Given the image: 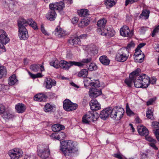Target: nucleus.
Returning a JSON list of instances; mask_svg holds the SVG:
<instances>
[{"instance_id": "f257e3e1", "label": "nucleus", "mask_w": 159, "mask_h": 159, "mask_svg": "<svg viewBox=\"0 0 159 159\" xmlns=\"http://www.w3.org/2000/svg\"><path fill=\"white\" fill-rule=\"evenodd\" d=\"M140 71V69L138 68L129 74V78L125 80V83L129 87H131L133 82L136 88H146L148 87L151 82L150 78L145 74H139Z\"/></svg>"}, {"instance_id": "f03ea898", "label": "nucleus", "mask_w": 159, "mask_h": 159, "mask_svg": "<svg viewBox=\"0 0 159 159\" xmlns=\"http://www.w3.org/2000/svg\"><path fill=\"white\" fill-rule=\"evenodd\" d=\"M124 112V110L121 107H115L112 108L109 107L102 111L99 116L101 119L105 120L110 115L111 118L119 120L122 117Z\"/></svg>"}, {"instance_id": "7ed1b4c3", "label": "nucleus", "mask_w": 159, "mask_h": 159, "mask_svg": "<svg viewBox=\"0 0 159 159\" xmlns=\"http://www.w3.org/2000/svg\"><path fill=\"white\" fill-rule=\"evenodd\" d=\"M60 150L64 156L68 158H72L78 151V149L73 142L70 140L60 142Z\"/></svg>"}, {"instance_id": "20e7f679", "label": "nucleus", "mask_w": 159, "mask_h": 159, "mask_svg": "<svg viewBox=\"0 0 159 159\" xmlns=\"http://www.w3.org/2000/svg\"><path fill=\"white\" fill-rule=\"evenodd\" d=\"M90 85L93 86L92 88L90 89L89 90V96L91 98H96L102 94L101 89H97L100 86L99 81H96L90 83Z\"/></svg>"}, {"instance_id": "39448f33", "label": "nucleus", "mask_w": 159, "mask_h": 159, "mask_svg": "<svg viewBox=\"0 0 159 159\" xmlns=\"http://www.w3.org/2000/svg\"><path fill=\"white\" fill-rule=\"evenodd\" d=\"M129 51L125 48L120 49L116 54V60L120 62H123L126 61L129 56Z\"/></svg>"}, {"instance_id": "423d86ee", "label": "nucleus", "mask_w": 159, "mask_h": 159, "mask_svg": "<svg viewBox=\"0 0 159 159\" xmlns=\"http://www.w3.org/2000/svg\"><path fill=\"white\" fill-rule=\"evenodd\" d=\"M98 116H95L94 111H89L82 117V122L85 124H89L90 122L96 121Z\"/></svg>"}, {"instance_id": "0eeeda50", "label": "nucleus", "mask_w": 159, "mask_h": 159, "mask_svg": "<svg viewBox=\"0 0 159 159\" xmlns=\"http://www.w3.org/2000/svg\"><path fill=\"white\" fill-rule=\"evenodd\" d=\"M43 146L41 148L39 147L38 150V155L42 158L46 159L48 157L50 151L48 145L44 144Z\"/></svg>"}, {"instance_id": "6e6552de", "label": "nucleus", "mask_w": 159, "mask_h": 159, "mask_svg": "<svg viewBox=\"0 0 159 159\" xmlns=\"http://www.w3.org/2000/svg\"><path fill=\"white\" fill-rule=\"evenodd\" d=\"M23 154V151L19 148H15L11 150L8 152V154L11 159H18L21 157Z\"/></svg>"}, {"instance_id": "1a4fd4ad", "label": "nucleus", "mask_w": 159, "mask_h": 159, "mask_svg": "<svg viewBox=\"0 0 159 159\" xmlns=\"http://www.w3.org/2000/svg\"><path fill=\"white\" fill-rule=\"evenodd\" d=\"M78 106L77 104L72 103L68 99H65L63 102V107L64 110L68 111L75 110Z\"/></svg>"}, {"instance_id": "9d476101", "label": "nucleus", "mask_w": 159, "mask_h": 159, "mask_svg": "<svg viewBox=\"0 0 159 159\" xmlns=\"http://www.w3.org/2000/svg\"><path fill=\"white\" fill-rule=\"evenodd\" d=\"M120 34L121 35L124 37H131L133 35V30H131L130 32L128 27L126 25H124L120 29Z\"/></svg>"}, {"instance_id": "9b49d317", "label": "nucleus", "mask_w": 159, "mask_h": 159, "mask_svg": "<svg viewBox=\"0 0 159 159\" xmlns=\"http://www.w3.org/2000/svg\"><path fill=\"white\" fill-rule=\"evenodd\" d=\"M32 19H29L26 20L23 18H20L18 20V29H26V27L28 24H31Z\"/></svg>"}, {"instance_id": "f8f14e48", "label": "nucleus", "mask_w": 159, "mask_h": 159, "mask_svg": "<svg viewBox=\"0 0 159 159\" xmlns=\"http://www.w3.org/2000/svg\"><path fill=\"white\" fill-rule=\"evenodd\" d=\"M18 36L20 40H26L29 37L28 30L26 29H18Z\"/></svg>"}, {"instance_id": "ddd939ff", "label": "nucleus", "mask_w": 159, "mask_h": 159, "mask_svg": "<svg viewBox=\"0 0 159 159\" xmlns=\"http://www.w3.org/2000/svg\"><path fill=\"white\" fill-rule=\"evenodd\" d=\"M10 41L9 39L7 37V35H4L0 38V48L2 49V52H5L6 49L4 45Z\"/></svg>"}, {"instance_id": "4468645a", "label": "nucleus", "mask_w": 159, "mask_h": 159, "mask_svg": "<svg viewBox=\"0 0 159 159\" xmlns=\"http://www.w3.org/2000/svg\"><path fill=\"white\" fill-rule=\"evenodd\" d=\"M54 33L55 36L59 38L63 37L66 35V31L59 26H57L55 29Z\"/></svg>"}, {"instance_id": "2eb2a0df", "label": "nucleus", "mask_w": 159, "mask_h": 159, "mask_svg": "<svg viewBox=\"0 0 159 159\" xmlns=\"http://www.w3.org/2000/svg\"><path fill=\"white\" fill-rule=\"evenodd\" d=\"M89 105L91 110L93 111L98 110L101 108L100 105L96 99L91 100L89 102Z\"/></svg>"}, {"instance_id": "dca6fc26", "label": "nucleus", "mask_w": 159, "mask_h": 159, "mask_svg": "<svg viewBox=\"0 0 159 159\" xmlns=\"http://www.w3.org/2000/svg\"><path fill=\"white\" fill-rule=\"evenodd\" d=\"M87 48L89 53L91 56H94L98 53V47L94 44H91L88 45Z\"/></svg>"}, {"instance_id": "f3484780", "label": "nucleus", "mask_w": 159, "mask_h": 159, "mask_svg": "<svg viewBox=\"0 0 159 159\" xmlns=\"http://www.w3.org/2000/svg\"><path fill=\"white\" fill-rule=\"evenodd\" d=\"M137 130L139 134L143 136L146 137L148 135L149 133L148 130L143 125L138 126Z\"/></svg>"}, {"instance_id": "a211bd4d", "label": "nucleus", "mask_w": 159, "mask_h": 159, "mask_svg": "<svg viewBox=\"0 0 159 159\" xmlns=\"http://www.w3.org/2000/svg\"><path fill=\"white\" fill-rule=\"evenodd\" d=\"M45 82L46 83L45 87L48 89H51L52 86H55L56 84L55 80L50 78H46L45 79Z\"/></svg>"}, {"instance_id": "6ab92c4d", "label": "nucleus", "mask_w": 159, "mask_h": 159, "mask_svg": "<svg viewBox=\"0 0 159 159\" xmlns=\"http://www.w3.org/2000/svg\"><path fill=\"white\" fill-rule=\"evenodd\" d=\"M105 32L102 33L103 36H107L109 37H113L115 34V30L112 28L107 27L105 29Z\"/></svg>"}, {"instance_id": "aec40b11", "label": "nucleus", "mask_w": 159, "mask_h": 159, "mask_svg": "<svg viewBox=\"0 0 159 159\" xmlns=\"http://www.w3.org/2000/svg\"><path fill=\"white\" fill-rule=\"evenodd\" d=\"M30 68L32 71L34 72H37L40 70L41 71L44 70L43 65L39 64H34L30 66Z\"/></svg>"}, {"instance_id": "412c9836", "label": "nucleus", "mask_w": 159, "mask_h": 159, "mask_svg": "<svg viewBox=\"0 0 159 159\" xmlns=\"http://www.w3.org/2000/svg\"><path fill=\"white\" fill-rule=\"evenodd\" d=\"M145 139L146 140L150 142L149 145L153 148L155 150H158V148L156 146L155 144L157 143V141L155 139H153L151 136H146Z\"/></svg>"}, {"instance_id": "4be33fe9", "label": "nucleus", "mask_w": 159, "mask_h": 159, "mask_svg": "<svg viewBox=\"0 0 159 159\" xmlns=\"http://www.w3.org/2000/svg\"><path fill=\"white\" fill-rule=\"evenodd\" d=\"M15 109L17 112L19 113H22L25 111L26 107L24 104L19 103L16 105Z\"/></svg>"}, {"instance_id": "5701e85b", "label": "nucleus", "mask_w": 159, "mask_h": 159, "mask_svg": "<svg viewBox=\"0 0 159 159\" xmlns=\"http://www.w3.org/2000/svg\"><path fill=\"white\" fill-rule=\"evenodd\" d=\"M57 14L55 11L53 10H49L46 15L47 18L51 21L54 20L56 18Z\"/></svg>"}, {"instance_id": "b1692460", "label": "nucleus", "mask_w": 159, "mask_h": 159, "mask_svg": "<svg viewBox=\"0 0 159 159\" xmlns=\"http://www.w3.org/2000/svg\"><path fill=\"white\" fill-rule=\"evenodd\" d=\"M64 125L58 124H54L52 126V130L54 132H59L60 131L64 129Z\"/></svg>"}, {"instance_id": "393cba45", "label": "nucleus", "mask_w": 159, "mask_h": 159, "mask_svg": "<svg viewBox=\"0 0 159 159\" xmlns=\"http://www.w3.org/2000/svg\"><path fill=\"white\" fill-rule=\"evenodd\" d=\"M78 15L81 17H85L88 16L89 15V11L87 9H82L77 11Z\"/></svg>"}, {"instance_id": "a878e982", "label": "nucleus", "mask_w": 159, "mask_h": 159, "mask_svg": "<svg viewBox=\"0 0 159 159\" xmlns=\"http://www.w3.org/2000/svg\"><path fill=\"white\" fill-rule=\"evenodd\" d=\"M99 60L101 62L105 65L107 66L109 64L110 61L106 56H101L99 58Z\"/></svg>"}, {"instance_id": "bb28decb", "label": "nucleus", "mask_w": 159, "mask_h": 159, "mask_svg": "<svg viewBox=\"0 0 159 159\" xmlns=\"http://www.w3.org/2000/svg\"><path fill=\"white\" fill-rule=\"evenodd\" d=\"M18 82V80L15 75H13L9 77L8 80V84L9 85H13Z\"/></svg>"}, {"instance_id": "cd10ccee", "label": "nucleus", "mask_w": 159, "mask_h": 159, "mask_svg": "<svg viewBox=\"0 0 159 159\" xmlns=\"http://www.w3.org/2000/svg\"><path fill=\"white\" fill-rule=\"evenodd\" d=\"M34 99L35 101L41 102L45 101L46 97L43 94L39 93L36 95L34 97Z\"/></svg>"}, {"instance_id": "c85d7f7f", "label": "nucleus", "mask_w": 159, "mask_h": 159, "mask_svg": "<svg viewBox=\"0 0 159 159\" xmlns=\"http://www.w3.org/2000/svg\"><path fill=\"white\" fill-rule=\"evenodd\" d=\"M60 61L56 58H54L50 62V65L56 68H59Z\"/></svg>"}, {"instance_id": "c756f323", "label": "nucleus", "mask_w": 159, "mask_h": 159, "mask_svg": "<svg viewBox=\"0 0 159 159\" xmlns=\"http://www.w3.org/2000/svg\"><path fill=\"white\" fill-rule=\"evenodd\" d=\"M59 67L64 69H68L69 68V62L64 60L60 61Z\"/></svg>"}, {"instance_id": "7c9ffc66", "label": "nucleus", "mask_w": 159, "mask_h": 159, "mask_svg": "<svg viewBox=\"0 0 159 159\" xmlns=\"http://www.w3.org/2000/svg\"><path fill=\"white\" fill-rule=\"evenodd\" d=\"M68 42L73 45L77 44L80 45V38L78 37H75L72 39H70L69 40Z\"/></svg>"}, {"instance_id": "2f4dec72", "label": "nucleus", "mask_w": 159, "mask_h": 159, "mask_svg": "<svg viewBox=\"0 0 159 159\" xmlns=\"http://www.w3.org/2000/svg\"><path fill=\"white\" fill-rule=\"evenodd\" d=\"M153 109L150 107L148 108L146 113V117L151 120H153L154 119L153 115Z\"/></svg>"}, {"instance_id": "473e14b6", "label": "nucleus", "mask_w": 159, "mask_h": 159, "mask_svg": "<svg viewBox=\"0 0 159 159\" xmlns=\"http://www.w3.org/2000/svg\"><path fill=\"white\" fill-rule=\"evenodd\" d=\"M149 13L150 11L149 10L146 9L144 10L140 15L139 17L140 18H143L144 19H147L149 17Z\"/></svg>"}, {"instance_id": "72a5a7b5", "label": "nucleus", "mask_w": 159, "mask_h": 159, "mask_svg": "<svg viewBox=\"0 0 159 159\" xmlns=\"http://www.w3.org/2000/svg\"><path fill=\"white\" fill-rule=\"evenodd\" d=\"M116 0H106L105 2V4L106 5L107 8H109L114 5H115L116 3Z\"/></svg>"}, {"instance_id": "f704fd0d", "label": "nucleus", "mask_w": 159, "mask_h": 159, "mask_svg": "<svg viewBox=\"0 0 159 159\" xmlns=\"http://www.w3.org/2000/svg\"><path fill=\"white\" fill-rule=\"evenodd\" d=\"M7 74L6 69L3 66H0V79L5 77Z\"/></svg>"}, {"instance_id": "c9c22d12", "label": "nucleus", "mask_w": 159, "mask_h": 159, "mask_svg": "<svg viewBox=\"0 0 159 159\" xmlns=\"http://www.w3.org/2000/svg\"><path fill=\"white\" fill-rule=\"evenodd\" d=\"M88 74L87 70L82 69L78 74V76L80 77H85Z\"/></svg>"}, {"instance_id": "e433bc0d", "label": "nucleus", "mask_w": 159, "mask_h": 159, "mask_svg": "<svg viewBox=\"0 0 159 159\" xmlns=\"http://www.w3.org/2000/svg\"><path fill=\"white\" fill-rule=\"evenodd\" d=\"M107 23V20L104 18L99 20L97 22L98 26L101 27H104Z\"/></svg>"}, {"instance_id": "4c0bfd02", "label": "nucleus", "mask_w": 159, "mask_h": 159, "mask_svg": "<svg viewBox=\"0 0 159 159\" xmlns=\"http://www.w3.org/2000/svg\"><path fill=\"white\" fill-rule=\"evenodd\" d=\"M64 3L62 2L56 3V10L61 11L64 7Z\"/></svg>"}, {"instance_id": "58836bf2", "label": "nucleus", "mask_w": 159, "mask_h": 159, "mask_svg": "<svg viewBox=\"0 0 159 159\" xmlns=\"http://www.w3.org/2000/svg\"><path fill=\"white\" fill-rule=\"evenodd\" d=\"M69 68L71 66L73 65L75 66H83L84 64L80 62H78L74 61H69Z\"/></svg>"}, {"instance_id": "ea45409f", "label": "nucleus", "mask_w": 159, "mask_h": 159, "mask_svg": "<svg viewBox=\"0 0 159 159\" xmlns=\"http://www.w3.org/2000/svg\"><path fill=\"white\" fill-rule=\"evenodd\" d=\"M53 108V106L51 105L50 104H46L44 107V110L46 112H49L52 111Z\"/></svg>"}, {"instance_id": "a19ab883", "label": "nucleus", "mask_w": 159, "mask_h": 159, "mask_svg": "<svg viewBox=\"0 0 159 159\" xmlns=\"http://www.w3.org/2000/svg\"><path fill=\"white\" fill-rule=\"evenodd\" d=\"M97 69V66L94 63H91L88 67V69L91 71L95 70Z\"/></svg>"}, {"instance_id": "79ce46f5", "label": "nucleus", "mask_w": 159, "mask_h": 159, "mask_svg": "<svg viewBox=\"0 0 159 159\" xmlns=\"http://www.w3.org/2000/svg\"><path fill=\"white\" fill-rule=\"evenodd\" d=\"M143 57H141L140 56H138L134 57V59L135 62H142L144 59V54H143Z\"/></svg>"}, {"instance_id": "37998d69", "label": "nucleus", "mask_w": 159, "mask_h": 159, "mask_svg": "<svg viewBox=\"0 0 159 159\" xmlns=\"http://www.w3.org/2000/svg\"><path fill=\"white\" fill-rule=\"evenodd\" d=\"M58 140H62L63 139L65 138L66 135L65 134L62 132H58Z\"/></svg>"}, {"instance_id": "c03bdc74", "label": "nucleus", "mask_w": 159, "mask_h": 159, "mask_svg": "<svg viewBox=\"0 0 159 159\" xmlns=\"http://www.w3.org/2000/svg\"><path fill=\"white\" fill-rule=\"evenodd\" d=\"M3 117L6 119H10L12 118L13 116L9 112H5L3 114Z\"/></svg>"}, {"instance_id": "a18cd8bd", "label": "nucleus", "mask_w": 159, "mask_h": 159, "mask_svg": "<svg viewBox=\"0 0 159 159\" xmlns=\"http://www.w3.org/2000/svg\"><path fill=\"white\" fill-rule=\"evenodd\" d=\"M9 89L8 85L0 84V91H4Z\"/></svg>"}, {"instance_id": "49530a36", "label": "nucleus", "mask_w": 159, "mask_h": 159, "mask_svg": "<svg viewBox=\"0 0 159 159\" xmlns=\"http://www.w3.org/2000/svg\"><path fill=\"white\" fill-rule=\"evenodd\" d=\"M105 29V27H99L97 29V31L100 35H103L102 33L105 32L104 31Z\"/></svg>"}, {"instance_id": "de8ad7c7", "label": "nucleus", "mask_w": 159, "mask_h": 159, "mask_svg": "<svg viewBox=\"0 0 159 159\" xmlns=\"http://www.w3.org/2000/svg\"><path fill=\"white\" fill-rule=\"evenodd\" d=\"M147 28L146 27H141L139 30V32L140 34H144L147 30Z\"/></svg>"}, {"instance_id": "09e8293b", "label": "nucleus", "mask_w": 159, "mask_h": 159, "mask_svg": "<svg viewBox=\"0 0 159 159\" xmlns=\"http://www.w3.org/2000/svg\"><path fill=\"white\" fill-rule=\"evenodd\" d=\"M138 0H125V5L127 6L129 4H132L137 2Z\"/></svg>"}, {"instance_id": "8fccbe9b", "label": "nucleus", "mask_w": 159, "mask_h": 159, "mask_svg": "<svg viewBox=\"0 0 159 159\" xmlns=\"http://www.w3.org/2000/svg\"><path fill=\"white\" fill-rule=\"evenodd\" d=\"M32 21H30L31 22V24H28V25L30 26H31L32 28H33L34 30H37L38 29L36 23L32 19Z\"/></svg>"}, {"instance_id": "3c124183", "label": "nucleus", "mask_w": 159, "mask_h": 159, "mask_svg": "<svg viewBox=\"0 0 159 159\" xmlns=\"http://www.w3.org/2000/svg\"><path fill=\"white\" fill-rule=\"evenodd\" d=\"M92 61V58L89 57L83 59L81 63H87L91 62Z\"/></svg>"}, {"instance_id": "603ef678", "label": "nucleus", "mask_w": 159, "mask_h": 159, "mask_svg": "<svg viewBox=\"0 0 159 159\" xmlns=\"http://www.w3.org/2000/svg\"><path fill=\"white\" fill-rule=\"evenodd\" d=\"M82 25L83 26H85L88 25L89 23V21L88 20H83L81 21Z\"/></svg>"}, {"instance_id": "864d4df0", "label": "nucleus", "mask_w": 159, "mask_h": 159, "mask_svg": "<svg viewBox=\"0 0 159 159\" xmlns=\"http://www.w3.org/2000/svg\"><path fill=\"white\" fill-rule=\"evenodd\" d=\"M159 30V25L157 26L153 30L151 36L152 37H154L155 34L158 32Z\"/></svg>"}, {"instance_id": "5fc2aeb1", "label": "nucleus", "mask_w": 159, "mask_h": 159, "mask_svg": "<svg viewBox=\"0 0 159 159\" xmlns=\"http://www.w3.org/2000/svg\"><path fill=\"white\" fill-rule=\"evenodd\" d=\"M156 98H150L147 102V105L148 106L152 105L153 102L156 100Z\"/></svg>"}, {"instance_id": "6e6d98bb", "label": "nucleus", "mask_w": 159, "mask_h": 159, "mask_svg": "<svg viewBox=\"0 0 159 159\" xmlns=\"http://www.w3.org/2000/svg\"><path fill=\"white\" fill-rule=\"evenodd\" d=\"M135 52L134 56L135 57L141 56V51L140 49L136 48L135 50Z\"/></svg>"}, {"instance_id": "4d7b16f0", "label": "nucleus", "mask_w": 159, "mask_h": 159, "mask_svg": "<svg viewBox=\"0 0 159 159\" xmlns=\"http://www.w3.org/2000/svg\"><path fill=\"white\" fill-rule=\"evenodd\" d=\"M114 156L118 159H125V158L120 153L114 154Z\"/></svg>"}, {"instance_id": "13d9d810", "label": "nucleus", "mask_w": 159, "mask_h": 159, "mask_svg": "<svg viewBox=\"0 0 159 159\" xmlns=\"http://www.w3.org/2000/svg\"><path fill=\"white\" fill-rule=\"evenodd\" d=\"M126 113L128 116H131L134 114V112L130 110V109L128 107L126 109Z\"/></svg>"}, {"instance_id": "bf43d9fd", "label": "nucleus", "mask_w": 159, "mask_h": 159, "mask_svg": "<svg viewBox=\"0 0 159 159\" xmlns=\"http://www.w3.org/2000/svg\"><path fill=\"white\" fill-rule=\"evenodd\" d=\"M152 125L153 127L157 129H159V123L157 122H153L152 123Z\"/></svg>"}, {"instance_id": "052dcab7", "label": "nucleus", "mask_w": 159, "mask_h": 159, "mask_svg": "<svg viewBox=\"0 0 159 159\" xmlns=\"http://www.w3.org/2000/svg\"><path fill=\"white\" fill-rule=\"evenodd\" d=\"M51 138L53 139L58 140V135L57 134L55 133H53L50 135Z\"/></svg>"}, {"instance_id": "680f3d73", "label": "nucleus", "mask_w": 159, "mask_h": 159, "mask_svg": "<svg viewBox=\"0 0 159 159\" xmlns=\"http://www.w3.org/2000/svg\"><path fill=\"white\" fill-rule=\"evenodd\" d=\"M56 4H50L49 5V10H53L55 11L56 10Z\"/></svg>"}, {"instance_id": "e2e57ef3", "label": "nucleus", "mask_w": 159, "mask_h": 159, "mask_svg": "<svg viewBox=\"0 0 159 159\" xmlns=\"http://www.w3.org/2000/svg\"><path fill=\"white\" fill-rule=\"evenodd\" d=\"M154 133L156 135V137L159 142V129H157L154 132Z\"/></svg>"}, {"instance_id": "0e129e2a", "label": "nucleus", "mask_w": 159, "mask_h": 159, "mask_svg": "<svg viewBox=\"0 0 159 159\" xmlns=\"http://www.w3.org/2000/svg\"><path fill=\"white\" fill-rule=\"evenodd\" d=\"M79 20L78 18L75 17L72 19L71 22L73 24L77 23Z\"/></svg>"}, {"instance_id": "69168bd1", "label": "nucleus", "mask_w": 159, "mask_h": 159, "mask_svg": "<svg viewBox=\"0 0 159 159\" xmlns=\"http://www.w3.org/2000/svg\"><path fill=\"white\" fill-rule=\"evenodd\" d=\"M5 111V107L3 105L0 104V115L3 113Z\"/></svg>"}, {"instance_id": "338daca9", "label": "nucleus", "mask_w": 159, "mask_h": 159, "mask_svg": "<svg viewBox=\"0 0 159 159\" xmlns=\"http://www.w3.org/2000/svg\"><path fill=\"white\" fill-rule=\"evenodd\" d=\"M4 35H7L6 32L3 30H0V38H1Z\"/></svg>"}, {"instance_id": "774afa93", "label": "nucleus", "mask_w": 159, "mask_h": 159, "mask_svg": "<svg viewBox=\"0 0 159 159\" xmlns=\"http://www.w3.org/2000/svg\"><path fill=\"white\" fill-rule=\"evenodd\" d=\"M41 29L42 32L45 35H48L49 34H48L47 31L45 30L44 27L42 25H41Z\"/></svg>"}]
</instances>
